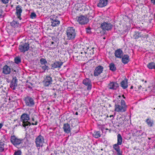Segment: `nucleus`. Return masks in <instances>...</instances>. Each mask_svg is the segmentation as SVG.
<instances>
[{
	"label": "nucleus",
	"mask_w": 155,
	"mask_h": 155,
	"mask_svg": "<svg viewBox=\"0 0 155 155\" xmlns=\"http://www.w3.org/2000/svg\"><path fill=\"white\" fill-rule=\"evenodd\" d=\"M115 103V111L117 112H123L126 110V105L124 101L122 100L120 96H118L114 101Z\"/></svg>",
	"instance_id": "obj_1"
},
{
	"label": "nucleus",
	"mask_w": 155,
	"mask_h": 155,
	"mask_svg": "<svg viewBox=\"0 0 155 155\" xmlns=\"http://www.w3.org/2000/svg\"><path fill=\"white\" fill-rule=\"evenodd\" d=\"M32 110H31L28 111L27 113H24L21 116V120L22 122L23 126L25 127L30 125L31 123L28 120L30 119L29 115L30 114Z\"/></svg>",
	"instance_id": "obj_2"
},
{
	"label": "nucleus",
	"mask_w": 155,
	"mask_h": 155,
	"mask_svg": "<svg viewBox=\"0 0 155 155\" xmlns=\"http://www.w3.org/2000/svg\"><path fill=\"white\" fill-rule=\"evenodd\" d=\"M11 142L15 147L18 148H21L23 147V140L18 139L15 136H12L10 139Z\"/></svg>",
	"instance_id": "obj_3"
},
{
	"label": "nucleus",
	"mask_w": 155,
	"mask_h": 155,
	"mask_svg": "<svg viewBox=\"0 0 155 155\" xmlns=\"http://www.w3.org/2000/svg\"><path fill=\"white\" fill-rule=\"evenodd\" d=\"M67 39L72 40L75 37L76 32L73 27H68L66 31Z\"/></svg>",
	"instance_id": "obj_4"
},
{
	"label": "nucleus",
	"mask_w": 155,
	"mask_h": 155,
	"mask_svg": "<svg viewBox=\"0 0 155 155\" xmlns=\"http://www.w3.org/2000/svg\"><path fill=\"white\" fill-rule=\"evenodd\" d=\"M44 143V139L43 137L41 135L36 138L35 143L37 147H42Z\"/></svg>",
	"instance_id": "obj_5"
},
{
	"label": "nucleus",
	"mask_w": 155,
	"mask_h": 155,
	"mask_svg": "<svg viewBox=\"0 0 155 155\" xmlns=\"http://www.w3.org/2000/svg\"><path fill=\"white\" fill-rule=\"evenodd\" d=\"M52 78L49 76H46L45 78L43 81V84L45 86H51L52 84Z\"/></svg>",
	"instance_id": "obj_6"
},
{
	"label": "nucleus",
	"mask_w": 155,
	"mask_h": 155,
	"mask_svg": "<svg viewBox=\"0 0 155 155\" xmlns=\"http://www.w3.org/2000/svg\"><path fill=\"white\" fill-rule=\"evenodd\" d=\"M29 44L25 43L20 45L19 46V49L21 52H25L27 51L29 49Z\"/></svg>",
	"instance_id": "obj_7"
},
{
	"label": "nucleus",
	"mask_w": 155,
	"mask_h": 155,
	"mask_svg": "<svg viewBox=\"0 0 155 155\" xmlns=\"http://www.w3.org/2000/svg\"><path fill=\"white\" fill-rule=\"evenodd\" d=\"M83 84L87 87L88 90H90L91 88L92 84L91 81L88 78L84 79L83 81Z\"/></svg>",
	"instance_id": "obj_8"
},
{
	"label": "nucleus",
	"mask_w": 155,
	"mask_h": 155,
	"mask_svg": "<svg viewBox=\"0 0 155 155\" xmlns=\"http://www.w3.org/2000/svg\"><path fill=\"white\" fill-rule=\"evenodd\" d=\"M77 20L78 22L81 24H85L88 21V18L83 16H81L78 17Z\"/></svg>",
	"instance_id": "obj_9"
},
{
	"label": "nucleus",
	"mask_w": 155,
	"mask_h": 155,
	"mask_svg": "<svg viewBox=\"0 0 155 155\" xmlns=\"http://www.w3.org/2000/svg\"><path fill=\"white\" fill-rule=\"evenodd\" d=\"M101 27L103 30L108 31L111 29L112 25L110 23L104 22L101 24Z\"/></svg>",
	"instance_id": "obj_10"
},
{
	"label": "nucleus",
	"mask_w": 155,
	"mask_h": 155,
	"mask_svg": "<svg viewBox=\"0 0 155 155\" xmlns=\"http://www.w3.org/2000/svg\"><path fill=\"white\" fill-rule=\"evenodd\" d=\"M94 48H92L91 49L89 48H87L85 50H83L81 52V54H84L85 55V56L87 58V54H94Z\"/></svg>",
	"instance_id": "obj_11"
},
{
	"label": "nucleus",
	"mask_w": 155,
	"mask_h": 155,
	"mask_svg": "<svg viewBox=\"0 0 155 155\" xmlns=\"http://www.w3.org/2000/svg\"><path fill=\"white\" fill-rule=\"evenodd\" d=\"M25 101L26 104L29 106H31L34 104L33 99L29 97H26L25 99Z\"/></svg>",
	"instance_id": "obj_12"
},
{
	"label": "nucleus",
	"mask_w": 155,
	"mask_h": 155,
	"mask_svg": "<svg viewBox=\"0 0 155 155\" xmlns=\"http://www.w3.org/2000/svg\"><path fill=\"white\" fill-rule=\"evenodd\" d=\"M63 62L60 61H57L51 65V69H54L57 68H60L62 65Z\"/></svg>",
	"instance_id": "obj_13"
},
{
	"label": "nucleus",
	"mask_w": 155,
	"mask_h": 155,
	"mask_svg": "<svg viewBox=\"0 0 155 155\" xmlns=\"http://www.w3.org/2000/svg\"><path fill=\"white\" fill-rule=\"evenodd\" d=\"M103 69V68L102 66H98L97 67L94 73V76H97L100 74L102 72Z\"/></svg>",
	"instance_id": "obj_14"
},
{
	"label": "nucleus",
	"mask_w": 155,
	"mask_h": 155,
	"mask_svg": "<svg viewBox=\"0 0 155 155\" xmlns=\"http://www.w3.org/2000/svg\"><path fill=\"white\" fill-rule=\"evenodd\" d=\"M16 15L17 16V18L20 20L21 19V13L22 12L21 7L19 5H18L16 8Z\"/></svg>",
	"instance_id": "obj_15"
},
{
	"label": "nucleus",
	"mask_w": 155,
	"mask_h": 155,
	"mask_svg": "<svg viewBox=\"0 0 155 155\" xmlns=\"http://www.w3.org/2000/svg\"><path fill=\"white\" fill-rule=\"evenodd\" d=\"M114 54L116 57L121 58L123 55V53L121 50L119 49L115 51Z\"/></svg>",
	"instance_id": "obj_16"
},
{
	"label": "nucleus",
	"mask_w": 155,
	"mask_h": 155,
	"mask_svg": "<svg viewBox=\"0 0 155 155\" xmlns=\"http://www.w3.org/2000/svg\"><path fill=\"white\" fill-rule=\"evenodd\" d=\"M108 2V0H100L97 6L100 8H102L106 6Z\"/></svg>",
	"instance_id": "obj_17"
},
{
	"label": "nucleus",
	"mask_w": 155,
	"mask_h": 155,
	"mask_svg": "<svg viewBox=\"0 0 155 155\" xmlns=\"http://www.w3.org/2000/svg\"><path fill=\"white\" fill-rule=\"evenodd\" d=\"M63 128L64 132L67 133H69L71 132L70 125L68 123L64 124Z\"/></svg>",
	"instance_id": "obj_18"
},
{
	"label": "nucleus",
	"mask_w": 155,
	"mask_h": 155,
	"mask_svg": "<svg viewBox=\"0 0 155 155\" xmlns=\"http://www.w3.org/2000/svg\"><path fill=\"white\" fill-rule=\"evenodd\" d=\"M17 86V79L15 77L13 78V79L12 80L10 86L12 88L14 89H15V87H16Z\"/></svg>",
	"instance_id": "obj_19"
},
{
	"label": "nucleus",
	"mask_w": 155,
	"mask_h": 155,
	"mask_svg": "<svg viewBox=\"0 0 155 155\" xmlns=\"http://www.w3.org/2000/svg\"><path fill=\"white\" fill-rule=\"evenodd\" d=\"M118 86V84L116 82H112L109 84L108 88L110 89H115Z\"/></svg>",
	"instance_id": "obj_20"
},
{
	"label": "nucleus",
	"mask_w": 155,
	"mask_h": 155,
	"mask_svg": "<svg viewBox=\"0 0 155 155\" xmlns=\"http://www.w3.org/2000/svg\"><path fill=\"white\" fill-rule=\"evenodd\" d=\"M11 68L7 65H5L3 68V72L5 74H9L11 72Z\"/></svg>",
	"instance_id": "obj_21"
},
{
	"label": "nucleus",
	"mask_w": 155,
	"mask_h": 155,
	"mask_svg": "<svg viewBox=\"0 0 155 155\" xmlns=\"http://www.w3.org/2000/svg\"><path fill=\"white\" fill-rule=\"evenodd\" d=\"M121 58L122 62L124 64L127 63L129 61V57L127 55H123Z\"/></svg>",
	"instance_id": "obj_22"
},
{
	"label": "nucleus",
	"mask_w": 155,
	"mask_h": 155,
	"mask_svg": "<svg viewBox=\"0 0 155 155\" xmlns=\"http://www.w3.org/2000/svg\"><path fill=\"white\" fill-rule=\"evenodd\" d=\"M120 86L124 89L127 87V79H125L120 83Z\"/></svg>",
	"instance_id": "obj_23"
},
{
	"label": "nucleus",
	"mask_w": 155,
	"mask_h": 155,
	"mask_svg": "<svg viewBox=\"0 0 155 155\" xmlns=\"http://www.w3.org/2000/svg\"><path fill=\"white\" fill-rule=\"evenodd\" d=\"M10 24L11 26L14 28L18 27L20 26L19 22L16 20H14L12 22H11Z\"/></svg>",
	"instance_id": "obj_24"
},
{
	"label": "nucleus",
	"mask_w": 155,
	"mask_h": 155,
	"mask_svg": "<svg viewBox=\"0 0 155 155\" xmlns=\"http://www.w3.org/2000/svg\"><path fill=\"white\" fill-rule=\"evenodd\" d=\"M78 60H84V61L86 60V57L85 55L84 54H81V52L80 53L79 55L76 57Z\"/></svg>",
	"instance_id": "obj_25"
},
{
	"label": "nucleus",
	"mask_w": 155,
	"mask_h": 155,
	"mask_svg": "<svg viewBox=\"0 0 155 155\" xmlns=\"http://www.w3.org/2000/svg\"><path fill=\"white\" fill-rule=\"evenodd\" d=\"M117 138V144L121 145L122 142V138L120 134H118Z\"/></svg>",
	"instance_id": "obj_26"
},
{
	"label": "nucleus",
	"mask_w": 155,
	"mask_h": 155,
	"mask_svg": "<svg viewBox=\"0 0 155 155\" xmlns=\"http://www.w3.org/2000/svg\"><path fill=\"white\" fill-rule=\"evenodd\" d=\"M147 67L150 69H155V63L150 62L147 65Z\"/></svg>",
	"instance_id": "obj_27"
},
{
	"label": "nucleus",
	"mask_w": 155,
	"mask_h": 155,
	"mask_svg": "<svg viewBox=\"0 0 155 155\" xmlns=\"http://www.w3.org/2000/svg\"><path fill=\"white\" fill-rule=\"evenodd\" d=\"M51 22L52 23V26L54 27L58 26L60 24V21H58L57 19L51 21Z\"/></svg>",
	"instance_id": "obj_28"
},
{
	"label": "nucleus",
	"mask_w": 155,
	"mask_h": 155,
	"mask_svg": "<svg viewBox=\"0 0 155 155\" xmlns=\"http://www.w3.org/2000/svg\"><path fill=\"white\" fill-rule=\"evenodd\" d=\"M146 122L149 126L151 127L153 126V121L151 119H147L146 120Z\"/></svg>",
	"instance_id": "obj_29"
},
{
	"label": "nucleus",
	"mask_w": 155,
	"mask_h": 155,
	"mask_svg": "<svg viewBox=\"0 0 155 155\" xmlns=\"http://www.w3.org/2000/svg\"><path fill=\"white\" fill-rule=\"evenodd\" d=\"M140 37H141V35L139 32H135L133 35V38L134 39H137Z\"/></svg>",
	"instance_id": "obj_30"
},
{
	"label": "nucleus",
	"mask_w": 155,
	"mask_h": 155,
	"mask_svg": "<svg viewBox=\"0 0 155 155\" xmlns=\"http://www.w3.org/2000/svg\"><path fill=\"white\" fill-rule=\"evenodd\" d=\"M93 136L96 138H98L101 136L100 132L97 131L94 132L93 134Z\"/></svg>",
	"instance_id": "obj_31"
},
{
	"label": "nucleus",
	"mask_w": 155,
	"mask_h": 155,
	"mask_svg": "<svg viewBox=\"0 0 155 155\" xmlns=\"http://www.w3.org/2000/svg\"><path fill=\"white\" fill-rule=\"evenodd\" d=\"M119 145H120L117 144V143L113 145V147L117 151V152L120 150Z\"/></svg>",
	"instance_id": "obj_32"
},
{
	"label": "nucleus",
	"mask_w": 155,
	"mask_h": 155,
	"mask_svg": "<svg viewBox=\"0 0 155 155\" xmlns=\"http://www.w3.org/2000/svg\"><path fill=\"white\" fill-rule=\"evenodd\" d=\"M110 69L112 71H114L116 70V68L113 63H111L110 65Z\"/></svg>",
	"instance_id": "obj_33"
},
{
	"label": "nucleus",
	"mask_w": 155,
	"mask_h": 155,
	"mask_svg": "<svg viewBox=\"0 0 155 155\" xmlns=\"http://www.w3.org/2000/svg\"><path fill=\"white\" fill-rule=\"evenodd\" d=\"M47 62L46 59L44 58H41L40 60V63L41 64L45 65Z\"/></svg>",
	"instance_id": "obj_34"
},
{
	"label": "nucleus",
	"mask_w": 155,
	"mask_h": 155,
	"mask_svg": "<svg viewBox=\"0 0 155 155\" xmlns=\"http://www.w3.org/2000/svg\"><path fill=\"white\" fill-rule=\"evenodd\" d=\"M15 62L16 64H19L21 62V59L19 57H16L15 59Z\"/></svg>",
	"instance_id": "obj_35"
},
{
	"label": "nucleus",
	"mask_w": 155,
	"mask_h": 155,
	"mask_svg": "<svg viewBox=\"0 0 155 155\" xmlns=\"http://www.w3.org/2000/svg\"><path fill=\"white\" fill-rule=\"evenodd\" d=\"M57 16L55 15H52L50 16V18L52 21L57 19Z\"/></svg>",
	"instance_id": "obj_36"
},
{
	"label": "nucleus",
	"mask_w": 155,
	"mask_h": 155,
	"mask_svg": "<svg viewBox=\"0 0 155 155\" xmlns=\"http://www.w3.org/2000/svg\"><path fill=\"white\" fill-rule=\"evenodd\" d=\"M34 122H31V124L32 125H36L37 124V121H35V120L34 119V117H32L31 119V122L32 121Z\"/></svg>",
	"instance_id": "obj_37"
},
{
	"label": "nucleus",
	"mask_w": 155,
	"mask_h": 155,
	"mask_svg": "<svg viewBox=\"0 0 155 155\" xmlns=\"http://www.w3.org/2000/svg\"><path fill=\"white\" fill-rule=\"evenodd\" d=\"M41 68L43 70L45 71L46 70H48L49 69V67L48 66H47L46 65H45L41 67Z\"/></svg>",
	"instance_id": "obj_38"
},
{
	"label": "nucleus",
	"mask_w": 155,
	"mask_h": 155,
	"mask_svg": "<svg viewBox=\"0 0 155 155\" xmlns=\"http://www.w3.org/2000/svg\"><path fill=\"white\" fill-rule=\"evenodd\" d=\"M140 84H138V83L136 82L134 86V88L135 89V90L136 91H138V89H139V85Z\"/></svg>",
	"instance_id": "obj_39"
},
{
	"label": "nucleus",
	"mask_w": 155,
	"mask_h": 155,
	"mask_svg": "<svg viewBox=\"0 0 155 155\" xmlns=\"http://www.w3.org/2000/svg\"><path fill=\"white\" fill-rule=\"evenodd\" d=\"M36 15L35 13H32L31 15V18L33 19L36 18Z\"/></svg>",
	"instance_id": "obj_40"
},
{
	"label": "nucleus",
	"mask_w": 155,
	"mask_h": 155,
	"mask_svg": "<svg viewBox=\"0 0 155 155\" xmlns=\"http://www.w3.org/2000/svg\"><path fill=\"white\" fill-rule=\"evenodd\" d=\"M21 152L20 150H18V151L15 152L14 154V155H21Z\"/></svg>",
	"instance_id": "obj_41"
},
{
	"label": "nucleus",
	"mask_w": 155,
	"mask_h": 155,
	"mask_svg": "<svg viewBox=\"0 0 155 155\" xmlns=\"http://www.w3.org/2000/svg\"><path fill=\"white\" fill-rule=\"evenodd\" d=\"M9 0H0L1 1L3 4H6L8 3Z\"/></svg>",
	"instance_id": "obj_42"
},
{
	"label": "nucleus",
	"mask_w": 155,
	"mask_h": 155,
	"mask_svg": "<svg viewBox=\"0 0 155 155\" xmlns=\"http://www.w3.org/2000/svg\"><path fill=\"white\" fill-rule=\"evenodd\" d=\"M139 89H138V90H141L142 89H143L145 88V86H144L143 85H141L140 84L139 85Z\"/></svg>",
	"instance_id": "obj_43"
},
{
	"label": "nucleus",
	"mask_w": 155,
	"mask_h": 155,
	"mask_svg": "<svg viewBox=\"0 0 155 155\" xmlns=\"http://www.w3.org/2000/svg\"><path fill=\"white\" fill-rule=\"evenodd\" d=\"M4 150V146L3 145H0V152H2Z\"/></svg>",
	"instance_id": "obj_44"
},
{
	"label": "nucleus",
	"mask_w": 155,
	"mask_h": 155,
	"mask_svg": "<svg viewBox=\"0 0 155 155\" xmlns=\"http://www.w3.org/2000/svg\"><path fill=\"white\" fill-rule=\"evenodd\" d=\"M91 32V30L90 28H87L86 29V32L87 33H89Z\"/></svg>",
	"instance_id": "obj_45"
},
{
	"label": "nucleus",
	"mask_w": 155,
	"mask_h": 155,
	"mask_svg": "<svg viewBox=\"0 0 155 155\" xmlns=\"http://www.w3.org/2000/svg\"><path fill=\"white\" fill-rule=\"evenodd\" d=\"M117 152V155H122L120 150Z\"/></svg>",
	"instance_id": "obj_46"
},
{
	"label": "nucleus",
	"mask_w": 155,
	"mask_h": 155,
	"mask_svg": "<svg viewBox=\"0 0 155 155\" xmlns=\"http://www.w3.org/2000/svg\"><path fill=\"white\" fill-rule=\"evenodd\" d=\"M123 123H124L123 120L122 121H121L120 122V121L119 122V124L120 125H122V124H123Z\"/></svg>",
	"instance_id": "obj_47"
},
{
	"label": "nucleus",
	"mask_w": 155,
	"mask_h": 155,
	"mask_svg": "<svg viewBox=\"0 0 155 155\" xmlns=\"http://www.w3.org/2000/svg\"><path fill=\"white\" fill-rule=\"evenodd\" d=\"M151 2L154 4H155V0H151Z\"/></svg>",
	"instance_id": "obj_48"
},
{
	"label": "nucleus",
	"mask_w": 155,
	"mask_h": 155,
	"mask_svg": "<svg viewBox=\"0 0 155 155\" xmlns=\"http://www.w3.org/2000/svg\"><path fill=\"white\" fill-rule=\"evenodd\" d=\"M2 9H0V16H2Z\"/></svg>",
	"instance_id": "obj_49"
},
{
	"label": "nucleus",
	"mask_w": 155,
	"mask_h": 155,
	"mask_svg": "<svg viewBox=\"0 0 155 155\" xmlns=\"http://www.w3.org/2000/svg\"><path fill=\"white\" fill-rule=\"evenodd\" d=\"M3 125L2 124L0 123V129L3 126Z\"/></svg>",
	"instance_id": "obj_50"
},
{
	"label": "nucleus",
	"mask_w": 155,
	"mask_h": 155,
	"mask_svg": "<svg viewBox=\"0 0 155 155\" xmlns=\"http://www.w3.org/2000/svg\"><path fill=\"white\" fill-rule=\"evenodd\" d=\"M79 5L80 7H82V6H83L82 4V3H80L79 4Z\"/></svg>",
	"instance_id": "obj_51"
},
{
	"label": "nucleus",
	"mask_w": 155,
	"mask_h": 155,
	"mask_svg": "<svg viewBox=\"0 0 155 155\" xmlns=\"http://www.w3.org/2000/svg\"><path fill=\"white\" fill-rule=\"evenodd\" d=\"M109 117H114V116L113 115H110V116Z\"/></svg>",
	"instance_id": "obj_52"
},
{
	"label": "nucleus",
	"mask_w": 155,
	"mask_h": 155,
	"mask_svg": "<svg viewBox=\"0 0 155 155\" xmlns=\"http://www.w3.org/2000/svg\"><path fill=\"white\" fill-rule=\"evenodd\" d=\"M133 86H132L131 87H130V89H133Z\"/></svg>",
	"instance_id": "obj_53"
},
{
	"label": "nucleus",
	"mask_w": 155,
	"mask_h": 155,
	"mask_svg": "<svg viewBox=\"0 0 155 155\" xmlns=\"http://www.w3.org/2000/svg\"><path fill=\"white\" fill-rule=\"evenodd\" d=\"M78 112H76V113H75V114H76V115H78Z\"/></svg>",
	"instance_id": "obj_54"
},
{
	"label": "nucleus",
	"mask_w": 155,
	"mask_h": 155,
	"mask_svg": "<svg viewBox=\"0 0 155 155\" xmlns=\"http://www.w3.org/2000/svg\"><path fill=\"white\" fill-rule=\"evenodd\" d=\"M122 97H124V98H125V97L124 96V95H122Z\"/></svg>",
	"instance_id": "obj_55"
},
{
	"label": "nucleus",
	"mask_w": 155,
	"mask_h": 155,
	"mask_svg": "<svg viewBox=\"0 0 155 155\" xmlns=\"http://www.w3.org/2000/svg\"><path fill=\"white\" fill-rule=\"evenodd\" d=\"M54 43V42H51V44H53Z\"/></svg>",
	"instance_id": "obj_56"
},
{
	"label": "nucleus",
	"mask_w": 155,
	"mask_h": 155,
	"mask_svg": "<svg viewBox=\"0 0 155 155\" xmlns=\"http://www.w3.org/2000/svg\"><path fill=\"white\" fill-rule=\"evenodd\" d=\"M145 83H146V82H147V81H145Z\"/></svg>",
	"instance_id": "obj_57"
},
{
	"label": "nucleus",
	"mask_w": 155,
	"mask_h": 155,
	"mask_svg": "<svg viewBox=\"0 0 155 155\" xmlns=\"http://www.w3.org/2000/svg\"><path fill=\"white\" fill-rule=\"evenodd\" d=\"M104 39H105V38H104Z\"/></svg>",
	"instance_id": "obj_58"
}]
</instances>
